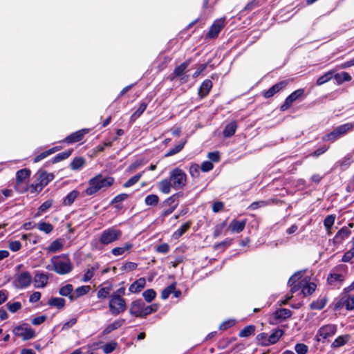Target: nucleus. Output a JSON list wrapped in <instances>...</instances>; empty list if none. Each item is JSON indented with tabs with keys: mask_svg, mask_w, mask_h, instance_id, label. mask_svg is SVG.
<instances>
[{
	"mask_svg": "<svg viewBox=\"0 0 354 354\" xmlns=\"http://www.w3.org/2000/svg\"><path fill=\"white\" fill-rule=\"evenodd\" d=\"M50 266H47V269L61 275L71 272L73 268L71 259L65 254L53 257L50 259Z\"/></svg>",
	"mask_w": 354,
	"mask_h": 354,
	"instance_id": "1",
	"label": "nucleus"
},
{
	"mask_svg": "<svg viewBox=\"0 0 354 354\" xmlns=\"http://www.w3.org/2000/svg\"><path fill=\"white\" fill-rule=\"evenodd\" d=\"M113 181L114 180L112 177H106L102 174H98L90 179L88 187L85 190V193L88 196H91L97 193L102 188L110 187L113 183Z\"/></svg>",
	"mask_w": 354,
	"mask_h": 354,
	"instance_id": "2",
	"label": "nucleus"
},
{
	"mask_svg": "<svg viewBox=\"0 0 354 354\" xmlns=\"http://www.w3.org/2000/svg\"><path fill=\"white\" fill-rule=\"evenodd\" d=\"M283 334V330L276 328L272 330L270 335L266 333H259L257 336V341L259 345L268 346L276 344Z\"/></svg>",
	"mask_w": 354,
	"mask_h": 354,
	"instance_id": "3",
	"label": "nucleus"
},
{
	"mask_svg": "<svg viewBox=\"0 0 354 354\" xmlns=\"http://www.w3.org/2000/svg\"><path fill=\"white\" fill-rule=\"evenodd\" d=\"M169 178L171 182L172 187L176 190L182 189L187 185V174L178 167H176L170 171Z\"/></svg>",
	"mask_w": 354,
	"mask_h": 354,
	"instance_id": "4",
	"label": "nucleus"
},
{
	"mask_svg": "<svg viewBox=\"0 0 354 354\" xmlns=\"http://www.w3.org/2000/svg\"><path fill=\"white\" fill-rule=\"evenodd\" d=\"M354 124L352 123H346L342 125L338 126L334 130L323 137V140L335 141L339 137L345 135L348 131H352Z\"/></svg>",
	"mask_w": 354,
	"mask_h": 354,
	"instance_id": "5",
	"label": "nucleus"
},
{
	"mask_svg": "<svg viewBox=\"0 0 354 354\" xmlns=\"http://www.w3.org/2000/svg\"><path fill=\"white\" fill-rule=\"evenodd\" d=\"M158 308V304L145 306L141 300L134 301V316L144 317L156 312Z\"/></svg>",
	"mask_w": 354,
	"mask_h": 354,
	"instance_id": "6",
	"label": "nucleus"
},
{
	"mask_svg": "<svg viewBox=\"0 0 354 354\" xmlns=\"http://www.w3.org/2000/svg\"><path fill=\"white\" fill-rule=\"evenodd\" d=\"M121 234L122 233L120 230L110 227L102 232L100 241L103 245H108L119 239Z\"/></svg>",
	"mask_w": 354,
	"mask_h": 354,
	"instance_id": "7",
	"label": "nucleus"
},
{
	"mask_svg": "<svg viewBox=\"0 0 354 354\" xmlns=\"http://www.w3.org/2000/svg\"><path fill=\"white\" fill-rule=\"evenodd\" d=\"M304 88H299L292 92L285 99L283 103L280 106V110L281 111H285L291 107L293 102L298 100L304 98Z\"/></svg>",
	"mask_w": 354,
	"mask_h": 354,
	"instance_id": "8",
	"label": "nucleus"
},
{
	"mask_svg": "<svg viewBox=\"0 0 354 354\" xmlns=\"http://www.w3.org/2000/svg\"><path fill=\"white\" fill-rule=\"evenodd\" d=\"M292 316V312L288 308H280L275 310L269 317V323L272 325L278 324Z\"/></svg>",
	"mask_w": 354,
	"mask_h": 354,
	"instance_id": "9",
	"label": "nucleus"
},
{
	"mask_svg": "<svg viewBox=\"0 0 354 354\" xmlns=\"http://www.w3.org/2000/svg\"><path fill=\"white\" fill-rule=\"evenodd\" d=\"M109 309L113 315H118L126 309V303L121 297L111 296Z\"/></svg>",
	"mask_w": 354,
	"mask_h": 354,
	"instance_id": "10",
	"label": "nucleus"
},
{
	"mask_svg": "<svg viewBox=\"0 0 354 354\" xmlns=\"http://www.w3.org/2000/svg\"><path fill=\"white\" fill-rule=\"evenodd\" d=\"M13 333L15 335L21 337L24 340L30 339L35 336V330L27 324L16 326L13 329Z\"/></svg>",
	"mask_w": 354,
	"mask_h": 354,
	"instance_id": "11",
	"label": "nucleus"
},
{
	"mask_svg": "<svg viewBox=\"0 0 354 354\" xmlns=\"http://www.w3.org/2000/svg\"><path fill=\"white\" fill-rule=\"evenodd\" d=\"M337 326L335 324H326L319 328L316 335L317 341H320L319 337L326 339L335 335Z\"/></svg>",
	"mask_w": 354,
	"mask_h": 354,
	"instance_id": "12",
	"label": "nucleus"
},
{
	"mask_svg": "<svg viewBox=\"0 0 354 354\" xmlns=\"http://www.w3.org/2000/svg\"><path fill=\"white\" fill-rule=\"evenodd\" d=\"M288 85V82L286 80L279 82L271 86L269 89L266 91H263L262 92V95L266 99H269L273 97L276 93H279L280 91L283 90Z\"/></svg>",
	"mask_w": 354,
	"mask_h": 354,
	"instance_id": "13",
	"label": "nucleus"
},
{
	"mask_svg": "<svg viewBox=\"0 0 354 354\" xmlns=\"http://www.w3.org/2000/svg\"><path fill=\"white\" fill-rule=\"evenodd\" d=\"M225 26V20L223 19H217L214 21L212 25L210 26L209 30L207 34V37L209 38H216L221 30Z\"/></svg>",
	"mask_w": 354,
	"mask_h": 354,
	"instance_id": "14",
	"label": "nucleus"
},
{
	"mask_svg": "<svg viewBox=\"0 0 354 354\" xmlns=\"http://www.w3.org/2000/svg\"><path fill=\"white\" fill-rule=\"evenodd\" d=\"M302 275L301 272H297L290 277L288 284L290 287L291 292H296L301 288V284L302 283L301 278Z\"/></svg>",
	"mask_w": 354,
	"mask_h": 354,
	"instance_id": "15",
	"label": "nucleus"
},
{
	"mask_svg": "<svg viewBox=\"0 0 354 354\" xmlns=\"http://www.w3.org/2000/svg\"><path fill=\"white\" fill-rule=\"evenodd\" d=\"M32 281L31 274L28 272H24L20 273L17 279V286L20 288H24L28 287Z\"/></svg>",
	"mask_w": 354,
	"mask_h": 354,
	"instance_id": "16",
	"label": "nucleus"
},
{
	"mask_svg": "<svg viewBox=\"0 0 354 354\" xmlns=\"http://www.w3.org/2000/svg\"><path fill=\"white\" fill-rule=\"evenodd\" d=\"M301 292L304 297L311 295L316 290L317 285L313 282H309L307 278L302 279V283L301 284Z\"/></svg>",
	"mask_w": 354,
	"mask_h": 354,
	"instance_id": "17",
	"label": "nucleus"
},
{
	"mask_svg": "<svg viewBox=\"0 0 354 354\" xmlns=\"http://www.w3.org/2000/svg\"><path fill=\"white\" fill-rule=\"evenodd\" d=\"M246 223V219L242 221L233 219L229 225V229L232 233H240L244 230Z\"/></svg>",
	"mask_w": 354,
	"mask_h": 354,
	"instance_id": "18",
	"label": "nucleus"
},
{
	"mask_svg": "<svg viewBox=\"0 0 354 354\" xmlns=\"http://www.w3.org/2000/svg\"><path fill=\"white\" fill-rule=\"evenodd\" d=\"M88 132V129H84L73 133L68 136L64 141L67 143H74L82 140L84 136Z\"/></svg>",
	"mask_w": 354,
	"mask_h": 354,
	"instance_id": "19",
	"label": "nucleus"
},
{
	"mask_svg": "<svg viewBox=\"0 0 354 354\" xmlns=\"http://www.w3.org/2000/svg\"><path fill=\"white\" fill-rule=\"evenodd\" d=\"M212 86V82L210 80H205L202 82L198 89V95L200 96V97L204 98L205 97H206L210 92Z\"/></svg>",
	"mask_w": 354,
	"mask_h": 354,
	"instance_id": "20",
	"label": "nucleus"
},
{
	"mask_svg": "<svg viewBox=\"0 0 354 354\" xmlns=\"http://www.w3.org/2000/svg\"><path fill=\"white\" fill-rule=\"evenodd\" d=\"M54 175L53 174H48L46 171H42L39 174L37 181L39 182V189H42L46 186L49 182L53 180Z\"/></svg>",
	"mask_w": 354,
	"mask_h": 354,
	"instance_id": "21",
	"label": "nucleus"
},
{
	"mask_svg": "<svg viewBox=\"0 0 354 354\" xmlns=\"http://www.w3.org/2000/svg\"><path fill=\"white\" fill-rule=\"evenodd\" d=\"M351 234V230L347 227H342L335 235L334 241L338 243H342L347 239Z\"/></svg>",
	"mask_w": 354,
	"mask_h": 354,
	"instance_id": "22",
	"label": "nucleus"
},
{
	"mask_svg": "<svg viewBox=\"0 0 354 354\" xmlns=\"http://www.w3.org/2000/svg\"><path fill=\"white\" fill-rule=\"evenodd\" d=\"M182 196H183L182 192L176 193V194H173L172 196H169L168 198H167L164 201L163 204L165 207H171V208L176 209V208L178 205V198Z\"/></svg>",
	"mask_w": 354,
	"mask_h": 354,
	"instance_id": "23",
	"label": "nucleus"
},
{
	"mask_svg": "<svg viewBox=\"0 0 354 354\" xmlns=\"http://www.w3.org/2000/svg\"><path fill=\"white\" fill-rule=\"evenodd\" d=\"M351 339V336L348 334L338 336L331 344L333 348H337L344 346Z\"/></svg>",
	"mask_w": 354,
	"mask_h": 354,
	"instance_id": "24",
	"label": "nucleus"
},
{
	"mask_svg": "<svg viewBox=\"0 0 354 354\" xmlns=\"http://www.w3.org/2000/svg\"><path fill=\"white\" fill-rule=\"evenodd\" d=\"M64 240L57 239L53 241L46 248L47 251L51 253L57 252L63 249Z\"/></svg>",
	"mask_w": 354,
	"mask_h": 354,
	"instance_id": "25",
	"label": "nucleus"
},
{
	"mask_svg": "<svg viewBox=\"0 0 354 354\" xmlns=\"http://www.w3.org/2000/svg\"><path fill=\"white\" fill-rule=\"evenodd\" d=\"M48 276L44 273H37L34 277L35 286L36 288H44L48 283Z\"/></svg>",
	"mask_w": 354,
	"mask_h": 354,
	"instance_id": "26",
	"label": "nucleus"
},
{
	"mask_svg": "<svg viewBox=\"0 0 354 354\" xmlns=\"http://www.w3.org/2000/svg\"><path fill=\"white\" fill-rule=\"evenodd\" d=\"M99 345L100 343H97L94 344L92 346L93 347V349L101 348L105 354H109L116 348L118 344L115 342H111L101 346H99Z\"/></svg>",
	"mask_w": 354,
	"mask_h": 354,
	"instance_id": "27",
	"label": "nucleus"
},
{
	"mask_svg": "<svg viewBox=\"0 0 354 354\" xmlns=\"http://www.w3.org/2000/svg\"><path fill=\"white\" fill-rule=\"evenodd\" d=\"M90 290L91 287L89 286H82L77 288L75 290H73V295L71 296V301H75L77 298L86 295Z\"/></svg>",
	"mask_w": 354,
	"mask_h": 354,
	"instance_id": "28",
	"label": "nucleus"
},
{
	"mask_svg": "<svg viewBox=\"0 0 354 354\" xmlns=\"http://www.w3.org/2000/svg\"><path fill=\"white\" fill-rule=\"evenodd\" d=\"M189 64H190L189 61H185V62H183L181 64H180L179 66H176L175 68V69L174 70L173 73H171V79L173 80L176 77H180V75H182L185 73V71H186L187 67L189 66Z\"/></svg>",
	"mask_w": 354,
	"mask_h": 354,
	"instance_id": "29",
	"label": "nucleus"
},
{
	"mask_svg": "<svg viewBox=\"0 0 354 354\" xmlns=\"http://www.w3.org/2000/svg\"><path fill=\"white\" fill-rule=\"evenodd\" d=\"M333 77L336 81L337 85H341L345 82H350L352 80L351 76L347 72H342L341 73L333 74Z\"/></svg>",
	"mask_w": 354,
	"mask_h": 354,
	"instance_id": "30",
	"label": "nucleus"
},
{
	"mask_svg": "<svg viewBox=\"0 0 354 354\" xmlns=\"http://www.w3.org/2000/svg\"><path fill=\"white\" fill-rule=\"evenodd\" d=\"M237 129V124L235 121H232L227 124L223 130V134L225 138H230L234 135Z\"/></svg>",
	"mask_w": 354,
	"mask_h": 354,
	"instance_id": "31",
	"label": "nucleus"
},
{
	"mask_svg": "<svg viewBox=\"0 0 354 354\" xmlns=\"http://www.w3.org/2000/svg\"><path fill=\"white\" fill-rule=\"evenodd\" d=\"M158 189L163 194H169L171 192L172 184L169 178H165L159 182Z\"/></svg>",
	"mask_w": 354,
	"mask_h": 354,
	"instance_id": "32",
	"label": "nucleus"
},
{
	"mask_svg": "<svg viewBox=\"0 0 354 354\" xmlns=\"http://www.w3.org/2000/svg\"><path fill=\"white\" fill-rule=\"evenodd\" d=\"M192 224V223L190 221L185 223L180 227H179L174 232V239H178L180 236H182L191 227Z\"/></svg>",
	"mask_w": 354,
	"mask_h": 354,
	"instance_id": "33",
	"label": "nucleus"
},
{
	"mask_svg": "<svg viewBox=\"0 0 354 354\" xmlns=\"http://www.w3.org/2000/svg\"><path fill=\"white\" fill-rule=\"evenodd\" d=\"M30 175V171L28 169H22L19 170L16 174V184L19 185L24 182Z\"/></svg>",
	"mask_w": 354,
	"mask_h": 354,
	"instance_id": "34",
	"label": "nucleus"
},
{
	"mask_svg": "<svg viewBox=\"0 0 354 354\" xmlns=\"http://www.w3.org/2000/svg\"><path fill=\"white\" fill-rule=\"evenodd\" d=\"M78 196L79 192L77 190H73L63 198L62 204L65 206L72 205Z\"/></svg>",
	"mask_w": 354,
	"mask_h": 354,
	"instance_id": "35",
	"label": "nucleus"
},
{
	"mask_svg": "<svg viewBox=\"0 0 354 354\" xmlns=\"http://www.w3.org/2000/svg\"><path fill=\"white\" fill-rule=\"evenodd\" d=\"M99 265L96 263L91 266L90 268H88L84 274L82 279V281L87 282L90 281L94 276L95 272L99 269Z\"/></svg>",
	"mask_w": 354,
	"mask_h": 354,
	"instance_id": "36",
	"label": "nucleus"
},
{
	"mask_svg": "<svg viewBox=\"0 0 354 354\" xmlns=\"http://www.w3.org/2000/svg\"><path fill=\"white\" fill-rule=\"evenodd\" d=\"M335 72V70H330L326 73H324L323 75L320 76L316 82V84L317 86H321L328 82H329L333 76L334 73Z\"/></svg>",
	"mask_w": 354,
	"mask_h": 354,
	"instance_id": "37",
	"label": "nucleus"
},
{
	"mask_svg": "<svg viewBox=\"0 0 354 354\" xmlns=\"http://www.w3.org/2000/svg\"><path fill=\"white\" fill-rule=\"evenodd\" d=\"M48 304L51 306H55L58 309H62L66 304V301L62 297H53L48 301Z\"/></svg>",
	"mask_w": 354,
	"mask_h": 354,
	"instance_id": "38",
	"label": "nucleus"
},
{
	"mask_svg": "<svg viewBox=\"0 0 354 354\" xmlns=\"http://www.w3.org/2000/svg\"><path fill=\"white\" fill-rule=\"evenodd\" d=\"M73 292V286L71 284H66L62 288H60L59 290V295L64 297H68L71 301V296Z\"/></svg>",
	"mask_w": 354,
	"mask_h": 354,
	"instance_id": "39",
	"label": "nucleus"
},
{
	"mask_svg": "<svg viewBox=\"0 0 354 354\" xmlns=\"http://www.w3.org/2000/svg\"><path fill=\"white\" fill-rule=\"evenodd\" d=\"M85 164V159L82 157L75 158L70 164L71 169L73 170H78L81 169Z\"/></svg>",
	"mask_w": 354,
	"mask_h": 354,
	"instance_id": "40",
	"label": "nucleus"
},
{
	"mask_svg": "<svg viewBox=\"0 0 354 354\" xmlns=\"http://www.w3.org/2000/svg\"><path fill=\"white\" fill-rule=\"evenodd\" d=\"M131 248V244L127 243L123 246L113 248L111 250V253L114 256H120V255L123 254L125 252L130 250Z\"/></svg>",
	"mask_w": 354,
	"mask_h": 354,
	"instance_id": "41",
	"label": "nucleus"
},
{
	"mask_svg": "<svg viewBox=\"0 0 354 354\" xmlns=\"http://www.w3.org/2000/svg\"><path fill=\"white\" fill-rule=\"evenodd\" d=\"M254 332H255V326L254 325H248V326L244 327L239 332V337H250V335H254Z\"/></svg>",
	"mask_w": 354,
	"mask_h": 354,
	"instance_id": "42",
	"label": "nucleus"
},
{
	"mask_svg": "<svg viewBox=\"0 0 354 354\" xmlns=\"http://www.w3.org/2000/svg\"><path fill=\"white\" fill-rule=\"evenodd\" d=\"M72 149H68L57 154L52 160L53 163L59 162L63 160L68 158L72 153Z\"/></svg>",
	"mask_w": 354,
	"mask_h": 354,
	"instance_id": "43",
	"label": "nucleus"
},
{
	"mask_svg": "<svg viewBox=\"0 0 354 354\" xmlns=\"http://www.w3.org/2000/svg\"><path fill=\"white\" fill-rule=\"evenodd\" d=\"M124 321L122 319L115 321L111 324L108 325L104 330V334H109L113 330L120 328L123 324Z\"/></svg>",
	"mask_w": 354,
	"mask_h": 354,
	"instance_id": "44",
	"label": "nucleus"
},
{
	"mask_svg": "<svg viewBox=\"0 0 354 354\" xmlns=\"http://www.w3.org/2000/svg\"><path fill=\"white\" fill-rule=\"evenodd\" d=\"M327 300L325 298H322L321 299H317L316 301H313L310 307L312 310H322L326 305Z\"/></svg>",
	"mask_w": 354,
	"mask_h": 354,
	"instance_id": "45",
	"label": "nucleus"
},
{
	"mask_svg": "<svg viewBox=\"0 0 354 354\" xmlns=\"http://www.w3.org/2000/svg\"><path fill=\"white\" fill-rule=\"evenodd\" d=\"M335 218H336L335 215L330 214V215H328L324 221V225L325 228L326 229V230L328 231V234L330 233V231L333 225L335 223Z\"/></svg>",
	"mask_w": 354,
	"mask_h": 354,
	"instance_id": "46",
	"label": "nucleus"
},
{
	"mask_svg": "<svg viewBox=\"0 0 354 354\" xmlns=\"http://www.w3.org/2000/svg\"><path fill=\"white\" fill-rule=\"evenodd\" d=\"M59 149L57 147H53L46 151H44L41 153H39V155H37L35 159H34V162H38L39 161H41V160H43L44 158H46L47 156H48L49 155L55 153V151H58Z\"/></svg>",
	"mask_w": 354,
	"mask_h": 354,
	"instance_id": "47",
	"label": "nucleus"
},
{
	"mask_svg": "<svg viewBox=\"0 0 354 354\" xmlns=\"http://www.w3.org/2000/svg\"><path fill=\"white\" fill-rule=\"evenodd\" d=\"M142 296L147 302H151L156 298V292L153 289L150 288L144 291Z\"/></svg>",
	"mask_w": 354,
	"mask_h": 354,
	"instance_id": "48",
	"label": "nucleus"
},
{
	"mask_svg": "<svg viewBox=\"0 0 354 354\" xmlns=\"http://www.w3.org/2000/svg\"><path fill=\"white\" fill-rule=\"evenodd\" d=\"M145 202L147 205L156 206L159 202V197L156 194H150L145 198Z\"/></svg>",
	"mask_w": 354,
	"mask_h": 354,
	"instance_id": "49",
	"label": "nucleus"
},
{
	"mask_svg": "<svg viewBox=\"0 0 354 354\" xmlns=\"http://www.w3.org/2000/svg\"><path fill=\"white\" fill-rule=\"evenodd\" d=\"M343 306L348 310L354 309V295H348L342 301Z\"/></svg>",
	"mask_w": 354,
	"mask_h": 354,
	"instance_id": "50",
	"label": "nucleus"
},
{
	"mask_svg": "<svg viewBox=\"0 0 354 354\" xmlns=\"http://www.w3.org/2000/svg\"><path fill=\"white\" fill-rule=\"evenodd\" d=\"M176 288V283H173L171 285L166 287L165 289L162 290L161 292V298L162 299H167L169 295L172 293V292H174V289Z\"/></svg>",
	"mask_w": 354,
	"mask_h": 354,
	"instance_id": "51",
	"label": "nucleus"
},
{
	"mask_svg": "<svg viewBox=\"0 0 354 354\" xmlns=\"http://www.w3.org/2000/svg\"><path fill=\"white\" fill-rule=\"evenodd\" d=\"M200 166L196 163H192L189 169V172L190 176L194 178H198L200 176Z\"/></svg>",
	"mask_w": 354,
	"mask_h": 354,
	"instance_id": "52",
	"label": "nucleus"
},
{
	"mask_svg": "<svg viewBox=\"0 0 354 354\" xmlns=\"http://www.w3.org/2000/svg\"><path fill=\"white\" fill-rule=\"evenodd\" d=\"M53 204V200L49 199L43 203L38 208L37 215H41V214L46 212Z\"/></svg>",
	"mask_w": 354,
	"mask_h": 354,
	"instance_id": "53",
	"label": "nucleus"
},
{
	"mask_svg": "<svg viewBox=\"0 0 354 354\" xmlns=\"http://www.w3.org/2000/svg\"><path fill=\"white\" fill-rule=\"evenodd\" d=\"M344 277L340 273H330L327 278L328 283L333 284L336 281H343Z\"/></svg>",
	"mask_w": 354,
	"mask_h": 354,
	"instance_id": "54",
	"label": "nucleus"
},
{
	"mask_svg": "<svg viewBox=\"0 0 354 354\" xmlns=\"http://www.w3.org/2000/svg\"><path fill=\"white\" fill-rule=\"evenodd\" d=\"M38 229L46 234H49L53 231V226L49 223L41 222L38 225Z\"/></svg>",
	"mask_w": 354,
	"mask_h": 354,
	"instance_id": "55",
	"label": "nucleus"
},
{
	"mask_svg": "<svg viewBox=\"0 0 354 354\" xmlns=\"http://www.w3.org/2000/svg\"><path fill=\"white\" fill-rule=\"evenodd\" d=\"M6 306L8 310L12 313L17 312L22 307L21 304L19 301L8 302L7 303Z\"/></svg>",
	"mask_w": 354,
	"mask_h": 354,
	"instance_id": "56",
	"label": "nucleus"
},
{
	"mask_svg": "<svg viewBox=\"0 0 354 354\" xmlns=\"http://www.w3.org/2000/svg\"><path fill=\"white\" fill-rule=\"evenodd\" d=\"M295 351L297 354H307L308 346L304 343H297L295 346Z\"/></svg>",
	"mask_w": 354,
	"mask_h": 354,
	"instance_id": "57",
	"label": "nucleus"
},
{
	"mask_svg": "<svg viewBox=\"0 0 354 354\" xmlns=\"http://www.w3.org/2000/svg\"><path fill=\"white\" fill-rule=\"evenodd\" d=\"M235 324H236L235 319H227L221 324V325L219 326V329L221 330H225L228 328H232Z\"/></svg>",
	"mask_w": 354,
	"mask_h": 354,
	"instance_id": "58",
	"label": "nucleus"
},
{
	"mask_svg": "<svg viewBox=\"0 0 354 354\" xmlns=\"http://www.w3.org/2000/svg\"><path fill=\"white\" fill-rule=\"evenodd\" d=\"M268 205H269V202L266 201H255L251 203L248 208L252 210H255L257 209L258 208L265 207Z\"/></svg>",
	"mask_w": 354,
	"mask_h": 354,
	"instance_id": "59",
	"label": "nucleus"
},
{
	"mask_svg": "<svg viewBox=\"0 0 354 354\" xmlns=\"http://www.w3.org/2000/svg\"><path fill=\"white\" fill-rule=\"evenodd\" d=\"M146 281L145 278H140L134 281V292H140L145 286Z\"/></svg>",
	"mask_w": 354,
	"mask_h": 354,
	"instance_id": "60",
	"label": "nucleus"
},
{
	"mask_svg": "<svg viewBox=\"0 0 354 354\" xmlns=\"http://www.w3.org/2000/svg\"><path fill=\"white\" fill-rule=\"evenodd\" d=\"M354 258V250L351 248L348 251L346 252L342 259V261L344 263H349Z\"/></svg>",
	"mask_w": 354,
	"mask_h": 354,
	"instance_id": "61",
	"label": "nucleus"
},
{
	"mask_svg": "<svg viewBox=\"0 0 354 354\" xmlns=\"http://www.w3.org/2000/svg\"><path fill=\"white\" fill-rule=\"evenodd\" d=\"M185 142H181L177 145H176L174 148L171 149L166 154V156H171L173 155H175L180 152L184 147Z\"/></svg>",
	"mask_w": 354,
	"mask_h": 354,
	"instance_id": "62",
	"label": "nucleus"
},
{
	"mask_svg": "<svg viewBox=\"0 0 354 354\" xmlns=\"http://www.w3.org/2000/svg\"><path fill=\"white\" fill-rule=\"evenodd\" d=\"M8 248L13 252L19 251L21 248V243L19 241H12L9 242Z\"/></svg>",
	"mask_w": 354,
	"mask_h": 354,
	"instance_id": "63",
	"label": "nucleus"
},
{
	"mask_svg": "<svg viewBox=\"0 0 354 354\" xmlns=\"http://www.w3.org/2000/svg\"><path fill=\"white\" fill-rule=\"evenodd\" d=\"M214 167L213 163L211 161H204L202 162L200 169L203 172H208Z\"/></svg>",
	"mask_w": 354,
	"mask_h": 354,
	"instance_id": "64",
	"label": "nucleus"
}]
</instances>
